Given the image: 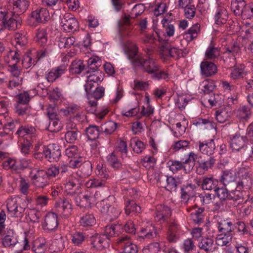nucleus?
Wrapping results in <instances>:
<instances>
[{
    "label": "nucleus",
    "mask_w": 253,
    "mask_h": 253,
    "mask_svg": "<svg viewBox=\"0 0 253 253\" xmlns=\"http://www.w3.org/2000/svg\"><path fill=\"white\" fill-rule=\"evenodd\" d=\"M127 56L135 66H140L143 70L153 75L161 67L158 62L152 58L144 59L141 55L138 53V47L132 43L127 47Z\"/></svg>",
    "instance_id": "obj_1"
},
{
    "label": "nucleus",
    "mask_w": 253,
    "mask_h": 253,
    "mask_svg": "<svg viewBox=\"0 0 253 253\" xmlns=\"http://www.w3.org/2000/svg\"><path fill=\"white\" fill-rule=\"evenodd\" d=\"M88 64V70L85 73L87 82L84 85L86 93L87 94L93 86V83L101 82L103 80L101 72L97 70L100 65L96 59L89 58Z\"/></svg>",
    "instance_id": "obj_2"
},
{
    "label": "nucleus",
    "mask_w": 253,
    "mask_h": 253,
    "mask_svg": "<svg viewBox=\"0 0 253 253\" xmlns=\"http://www.w3.org/2000/svg\"><path fill=\"white\" fill-rule=\"evenodd\" d=\"M145 8L143 4H135L129 12V14H125L123 17L122 22L119 23V26L120 30L124 32L123 34L125 35L130 36L131 31L133 28V26L130 24V19L136 18L140 15L144 11Z\"/></svg>",
    "instance_id": "obj_3"
},
{
    "label": "nucleus",
    "mask_w": 253,
    "mask_h": 253,
    "mask_svg": "<svg viewBox=\"0 0 253 253\" xmlns=\"http://www.w3.org/2000/svg\"><path fill=\"white\" fill-rule=\"evenodd\" d=\"M197 157L196 154L191 152L185 160L184 159L181 162L170 160L168 162L167 164L169 168V169L173 173L177 172L182 169L186 173H189L193 168L194 162Z\"/></svg>",
    "instance_id": "obj_4"
},
{
    "label": "nucleus",
    "mask_w": 253,
    "mask_h": 253,
    "mask_svg": "<svg viewBox=\"0 0 253 253\" xmlns=\"http://www.w3.org/2000/svg\"><path fill=\"white\" fill-rule=\"evenodd\" d=\"M26 205L24 201L18 197L8 199L7 209L9 214L13 217H21L25 211Z\"/></svg>",
    "instance_id": "obj_5"
},
{
    "label": "nucleus",
    "mask_w": 253,
    "mask_h": 253,
    "mask_svg": "<svg viewBox=\"0 0 253 253\" xmlns=\"http://www.w3.org/2000/svg\"><path fill=\"white\" fill-rule=\"evenodd\" d=\"M84 180L78 178V174H72L66 179L64 183L65 192L67 193L66 197L72 198L76 195V190L78 184H83Z\"/></svg>",
    "instance_id": "obj_6"
},
{
    "label": "nucleus",
    "mask_w": 253,
    "mask_h": 253,
    "mask_svg": "<svg viewBox=\"0 0 253 253\" xmlns=\"http://www.w3.org/2000/svg\"><path fill=\"white\" fill-rule=\"evenodd\" d=\"M160 56L164 60L169 57L178 59L182 56V52L181 49L176 47H171L167 42H163L160 46Z\"/></svg>",
    "instance_id": "obj_7"
},
{
    "label": "nucleus",
    "mask_w": 253,
    "mask_h": 253,
    "mask_svg": "<svg viewBox=\"0 0 253 253\" xmlns=\"http://www.w3.org/2000/svg\"><path fill=\"white\" fill-rule=\"evenodd\" d=\"M71 199L66 197L55 203L56 211L61 217L67 218L71 215L73 211L72 205L70 202Z\"/></svg>",
    "instance_id": "obj_8"
},
{
    "label": "nucleus",
    "mask_w": 253,
    "mask_h": 253,
    "mask_svg": "<svg viewBox=\"0 0 253 253\" xmlns=\"http://www.w3.org/2000/svg\"><path fill=\"white\" fill-rule=\"evenodd\" d=\"M42 150L45 158L50 162H57L61 155L59 146L54 143L43 146Z\"/></svg>",
    "instance_id": "obj_9"
},
{
    "label": "nucleus",
    "mask_w": 253,
    "mask_h": 253,
    "mask_svg": "<svg viewBox=\"0 0 253 253\" xmlns=\"http://www.w3.org/2000/svg\"><path fill=\"white\" fill-rule=\"evenodd\" d=\"M60 24L67 32L76 31L79 28L78 20L70 13H66L61 17Z\"/></svg>",
    "instance_id": "obj_10"
},
{
    "label": "nucleus",
    "mask_w": 253,
    "mask_h": 253,
    "mask_svg": "<svg viewBox=\"0 0 253 253\" xmlns=\"http://www.w3.org/2000/svg\"><path fill=\"white\" fill-rule=\"evenodd\" d=\"M248 143V139L246 136H241L236 133L230 136V145L232 150L238 151L244 148Z\"/></svg>",
    "instance_id": "obj_11"
},
{
    "label": "nucleus",
    "mask_w": 253,
    "mask_h": 253,
    "mask_svg": "<svg viewBox=\"0 0 253 253\" xmlns=\"http://www.w3.org/2000/svg\"><path fill=\"white\" fill-rule=\"evenodd\" d=\"M33 184L38 188H43L48 184L49 179L44 170H38L34 174L31 173Z\"/></svg>",
    "instance_id": "obj_12"
},
{
    "label": "nucleus",
    "mask_w": 253,
    "mask_h": 253,
    "mask_svg": "<svg viewBox=\"0 0 253 253\" xmlns=\"http://www.w3.org/2000/svg\"><path fill=\"white\" fill-rule=\"evenodd\" d=\"M246 183L245 181L238 182L236 189L229 192L228 200L233 202V203H230L232 204V206H237L239 204L237 202L243 199V195L241 190L245 187Z\"/></svg>",
    "instance_id": "obj_13"
},
{
    "label": "nucleus",
    "mask_w": 253,
    "mask_h": 253,
    "mask_svg": "<svg viewBox=\"0 0 253 253\" xmlns=\"http://www.w3.org/2000/svg\"><path fill=\"white\" fill-rule=\"evenodd\" d=\"M100 211L102 214L107 215L112 220L118 217L121 213V210L117 207L110 206L105 202H103Z\"/></svg>",
    "instance_id": "obj_14"
},
{
    "label": "nucleus",
    "mask_w": 253,
    "mask_h": 253,
    "mask_svg": "<svg viewBox=\"0 0 253 253\" xmlns=\"http://www.w3.org/2000/svg\"><path fill=\"white\" fill-rule=\"evenodd\" d=\"M128 236H123L117 239V243L124 249L125 253H137V246L133 244L129 240Z\"/></svg>",
    "instance_id": "obj_15"
},
{
    "label": "nucleus",
    "mask_w": 253,
    "mask_h": 253,
    "mask_svg": "<svg viewBox=\"0 0 253 253\" xmlns=\"http://www.w3.org/2000/svg\"><path fill=\"white\" fill-rule=\"evenodd\" d=\"M161 23L163 25V29L161 30V31L157 32L156 33L159 37V41L162 43L166 41L161 37V35L168 37H172L174 34L175 28L174 25L171 23V22L168 19H163Z\"/></svg>",
    "instance_id": "obj_16"
},
{
    "label": "nucleus",
    "mask_w": 253,
    "mask_h": 253,
    "mask_svg": "<svg viewBox=\"0 0 253 253\" xmlns=\"http://www.w3.org/2000/svg\"><path fill=\"white\" fill-rule=\"evenodd\" d=\"M198 143L199 150L201 153L208 156L213 154L215 149V145L213 139H211L203 141H200Z\"/></svg>",
    "instance_id": "obj_17"
},
{
    "label": "nucleus",
    "mask_w": 253,
    "mask_h": 253,
    "mask_svg": "<svg viewBox=\"0 0 253 253\" xmlns=\"http://www.w3.org/2000/svg\"><path fill=\"white\" fill-rule=\"evenodd\" d=\"M228 18V13L224 6V4L217 5V8L214 15L215 24L223 25L226 23Z\"/></svg>",
    "instance_id": "obj_18"
},
{
    "label": "nucleus",
    "mask_w": 253,
    "mask_h": 253,
    "mask_svg": "<svg viewBox=\"0 0 253 253\" xmlns=\"http://www.w3.org/2000/svg\"><path fill=\"white\" fill-rule=\"evenodd\" d=\"M21 20L18 17H10L9 15L2 22L3 31L6 29L14 31L21 26Z\"/></svg>",
    "instance_id": "obj_19"
},
{
    "label": "nucleus",
    "mask_w": 253,
    "mask_h": 253,
    "mask_svg": "<svg viewBox=\"0 0 253 253\" xmlns=\"http://www.w3.org/2000/svg\"><path fill=\"white\" fill-rule=\"evenodd\" d=\"M32 17L38 23H44L50 19L48 10L45 8H39L33 11Z\"/></svg>",
    "instance_id": "obj_20"
},
{
    "label": "nucleus",
    "mask_w": 253,
    "mask_h": 253,
    "mask_svg": "<svg viewBox=\"0 0 253 253\" xmlns=\"http://www.w3.org/2000/svg\"><path fill=\"white\" fill-rule=\"evenodd\" d=\"M58 225L57 215L54 212H49L45 216L44 229L48 231H53Z\"/></svg>",
    "instance_id": "obj_21"
},
{
    "label": "nucleus",
    "mask_w": 253,
    "mask_h": 253,
    "mask_svg": "<svg viewBox=\"0 0 253 253\" xmlns=\"http://www.w3.org/2000/svg\"><path fill=\"white\" fill-rule=\"evenodd\" d=\"M201 74L206 77H211L217 73L216 65L209 61H203L200 65Z\"/></svg>",
    "instance_id": "obj_22"
},
{
    "label": "nucleus",
    "mask_w": 253,
    "mask_h": 253,
    "mask_svg": "<svg viewBox=\"0 0 253 253\" xmlns=\"http://www.w3.org/2000/svg\"><path fill=\"white\" fill-rule=\"evenodd\" d=\"M72 198L74 199L77 206L84 208L89 206L93 197L90 194L81 193L79 195H75Z\"/></svg>",
    "instance_id": "obj_23"
},
{
    "label": "nucleus",
    "mask_w": 253,
    "mask_h": 253,
    "mask_svg": "<svg viewBox=\"0 0 253 253\" xmlns=\"http://www.w3.org/2000/svg\"><path fill=\"white\" fill-rule=\"evenodd\" d=\"M67 71V66L65 65H61L52 69L46 74L45 78L48 82H53L57 78L65 74Z\"/></svg>",
    "instance_id": "obj_24"
},
{
    "label": "nucleus",
    "mask_w": 253,
    "mask_h": 253,
    "mask_svg": "<svg viewBox=\"0 0 253 253\" xmlns=\"http://www.w3.org/2000/svg\"><path fill=\"white\" fill-rule=\"evenodd\" d=\"M96 103L95 100L89 99L88 106L86 107L87 111L90 113L94 114L96 118L99 119H102L108 112L106 108H103L101 109H96Z\"/></svg>",
    "instance_id": "obj_25"
},
{
    "label": "nucleus",
    "mask_w": 253,
    "mask_h": 253,
    "mask_svg": "<svg viewBox=\"0 0 253 253\" xmlns=\"http://www.w3.org/2000/svg\"><path fill=\"white\" fill-rule=\"evenodd\" d=\"M92 247L97 250H101L108 245V241L103 234L96 235L91 237Z\"/></svg>",
    "instance_id": "obj_26"
},
{
    "label": "nucleus",
    "mask_w": 253,
    "mask_h": 253,
    "mask_svg": "<svg viewBox=\"0 0 253 253\" xmlns=\"http://www.w3.org/2000/svg\"><path fill=\"white\" fill-rule=\"evenodd\" d=\"M247 2L245 0H231L230 9L236 16H242Z\"/></svg>",
    "instance_id": "obj_27"
},
{
    "label": "nucleus",
    "mask_w": 253,
    "mask_h": 253,
    "mask_svg": "<svg viewBox=\"0 0 253 253\" xmlns=\"http://www.w3.org/2000/svg\"><path fill=\"white\" fill-rule=\"evenodd\" d=\"M36 53L37 55L35 58H33L30 55L24 56L22 61V64L23 68L25 69L30 68L32 65H35L40 58L45 56V52L44 51L41 52H36Z\"/></svg>",
    "instance_id": "obj_28"
},
{
    "label": "nucleus",
    "mask_w": 253,
    "mask_h": 253,
    "mask_svg": "<svg viewBox=\"0 0 253 253\" xmlns=\"http://www.w3.org/2000/svg\"><path fill=\"white\" fill-rule=\"evenodd\" d=\"M122 230V226L119 224L107 225L105 228L104 233L103 235H105V237L108 240L111 237L118 235Z\"/></svg>",
    "instance_id": "obj_29"
},
{
    "label": "nucleus",
    "mask_w": 253,
    "mask_h": 253,
    "mask_svg": "<svg viewBox=\"0 0 253 253\" xmlns=\"http://www.w3.org/2000/svg\"><path fill=\"white\" fill-rule=\"evenodd\" d=\"M18 243L17 237L14 231L7 230L6 235L2 239V244L5 247H13Z\"/></svg>",
    "instance_id": "obj_30"
},
{
    "label": "nucleus",
    "mask_w": 253,
    "mask_h": 253,
    "mask_svg": "<svg viewBox=\"0 0 253 253\" xmlns=\"http://www.w3.org/2000/svg\"><path fill=\"white\" fill-rule=\"evenodd\" d=\"M13 10L17 15L24 13L29 6V0H12Z\"/></svg>",
    "instance_id": "obj_31"
},
{
    "label": "nucleus",
    "mask_w": 253,
    "mask_h": 253,
    "mask_svg": "<svg viewBox=\"0 0 253 253\" xmlns=\"http://www.w3.org/2000/svg\"><path fill=\"white\" fill-rule=\"evenodd\" d=\"M215 163V160L210 157L206 161L198 162L196 172L199 174H204L209 169L211 168Z\"/></svg>",
    "instance_id": "obj_32"
},
{
    "label": "nucleus",
    "mask_w": 253,
    "mask_h": 253,
    "mask_svg": "<svg viewBox=\"0 0 253 253\" xmlns=\"http://www.w3.org/2000/svg\"><path fill=\"white\" fill-rule=\"evenodd\" d=\"M218 181L213 177H204L202 180L201 187L203 190L214 191L218 187Z\"/></svg>",
    "instance_id": "obj_33"
},
{
    "label": "nucleus",
    "mask_w": 253,
    "mask_h": 253,
    "mask_svg": "<svg viewBox=\"0 0 253 253\" xmlns=\"http://www.w3.org/2000/svg\"><path fill=\"white\" fill-rule=\"evenodd\" d=\"M91 169L92 165L91 163L89 161H86L82 164L80 171L75 174H78V178L83 179L84 181V179L91 174Z\"/></svg>",
    "instance_id": "obj_34"
},
{
    "label": "nucleus",
    "mask_w": 253,
    "mask_h": 253,
    "mask_svg": "<svg viewBox=\"0 0 253 253\" xmlns=\"http://www.w3.org/2000/svg\"><path fill=\"white\" fill-rule=\"evenodd\" d=\"M204 211L203 208H193L191 209L190 217L195 223L200 224L203 222Z\"/></svg>",
    "instance_id": "obj_35"
},
{
    "label": "nucleus",
    "mask_w": 253,
    "mask_h": 253,
    "mask_svg": "<svg viewBox=\"0 0 253 253\" xmlns=\"http://www.w3.org/2000/svg\"><path fill=\"white\" fill-rule=\"evenodd\" d=\"M232 115L231 111L227 108H222L215 112L216 119L220 123H223L228 121Z\"/></svg>",
    "instance_id": "obj_36"
},
{
    "label": "nucleus",
    "mask_w": 253,
    "mask_h": 253,
    "mask_svg": "<svg viewBox=\"0 0 253 253\" xmlns=\"http://www.w3.org/2000/svg\"><path fill=\"white\" fill-rule=\"evenodd\" d=\"M108 164L114 169H118L122 168V162L118 157L116 151H114L107 157Z\"/></svg>",
    "instance_id": "obj_37"
},
{
    "label": "nucleus",
    "mask_w": 253,
    "mask_h": 253,
    "mask_svg": "<svg viewBox=\"0 0 253 253\" xmlns=\"http://www.w3.org/2000/svg\"><path fill=\"white\" fill-rule=\"evenodd\" d=\"M240 51V48L239 44L237 42H234L226 48V50L224 52V55L225 57H229L234 60L235 56L239 53Z\"/></svg>",
    "instance_id": "obj_38"
},
{
    "label": "nucleus",
    "mask_w": 253,
    "mask_h": 253,
    "mask_svg": "<svg viewBox=\"0 0 253 253\" xmlns=\"http://www.w3.org/2000/svg\"><path fill=\"white\" fill-rule=\"evenodd\" d=\"M36 130L35 127L30 126H22L16 132V134L20 137H24L25 136H29L32 138L35 136Z\"/></svg>",
    "instance_id": "obj_39"
},
{
    "label": "nucleus",
    "mask_w": 253,
    "mask_h": 253,
    "mask_svg": "<svg viewBox=\"0 0 253 253\" xmlns=\"http://www.w3.org/2000/svg\"><path fill=\"white\" fill-rule=\"evenodd\" d=\"M181 182L180 178L178 177H168L167 178V185L165 186V188L170 192L176 191L177 187L181 184Z\"/></svg>",
    "instance_id": "obj_40"
},
{
    "label": "nucleus",
    "mask_w": 253,
    "mask_h": 253,
    "mask_svg": "<svg viewBox=\"0 0 253 253\" xmlns=\"http://www.w3.org/2000/svg\"><path fill=\"white\" fill-rule=\"evenodd\" d=\"M218 229L220 233L233 235L234 226L232 222L223 220L218 223Z\"/></svg>",
    "instance_id": "obj_41"
},
{
    "label": "nucleus",
    "mask_w": 253,
    "mask_h": 253,
    "mask_svg": "<svg viewBox=\"0 0 253 253\" xmlns=\"http://www.w3.org/2000/svg\"><path fill=\"white\" fill-rule=\"evenodd\" d=\"M213 241L210 238L202 239L198 243V247L207 253H212L214 251Z\"/></svg>",
    "instance_id": "obj_42"
},
{
    "label": "nucleus",
    "mask_w": 253,
    "mask_h": 253,
    "mask_svg": "<svg viewBox=\"0 0 253 253\" xmlns=\"http://www.w3.org/2000/svg\"><path fill=\"white\" fill-rule=\"evenodd\" d=\"M95 223V218L91 213H85L80 217V224L83 227H89Z\"/></svg>",
    "instance_id": "obj_43"
},
{
    "label": "nucleus",
    "mask_w": 253,
    "mask_h": 253,
    "mask_svg": "<svg viewBox=\"0 0 253 253\" xmlns=\"http://www.w3.org/2000/svg\"><path fill=\"white\" fill-rule=\"evenodd\" d=\"M140 210V207L138 206L133 200H128L126 201L125 211L127 215H129L130 213L133 214L139 213Z\"/></svg>",
    "instance_id": "obj_44"
},
{
    "label": "nucleus",
    "mask_w": 253,
    "mask_h": 253,
    "mask_svg": "<svg viewBox=\"0 0 253 253\" xmlns=\"http://www.w3.org/2000/svg\"><path fill=\"white\" fill-rule=\"evenodd\" d=\"M49 244L44 239L36 241L33 247L35 253H44L48 247Z\"/></svg>",
    "instance_id": "obj_45"
},
{
    "label": "nucleus",
    "mask_w": 253,
    "mask_h": 253,
    "mask_svg": "<svg viewBox=\"0 0 253 253\" xmlns=\"http://www.w3.org/2000/svg\"><path fill=\"white\" fill-rule=\"evenodd\" d=\"M220 56V50L218 47L211 44L205 52V57L207 59L214 60Z\"/></svg>",
    "instance_id": "obj_46"
},
{
    "label": "nucleus",
    "mask_w": 253,
    "mask_h": 253,
    "mask_svg": "<svg viewBox=\"0 0 253 253\" xmlns=\"http://www.w3.org/2000/svg\"><path fill=\"white\" fill-rule=\"evenodd\" d=\"M235 172L231 170H225L221 176V182L224 185H227L229 183L234 182L236 179Z\"/></svg>",
    "instance_id": "obj_47"
},
{
    "label": "nucleus",
    "mask_w": 253,
    "mask_h": 253,
    "mask_svg": "<svg viewBox=\"0 0 253 253\" xmlns=\"http://www.w3.org/2000/svg\"><path fill=\"white\" fill-rule=\"evenodd\" d=\"M150 99L148 96L144 98V105L142 106L140 114L142 116L149 117L154 113V108L150 105Z\"/></svg>",
    "instance_id": "obj_48"
},
{
    "label": "nucleus",
    "mask_w": 253,
    "mask_h": 253,
    "mask_svg": "<svg viewBox=\"0 0 253 253\" xmlns=\"http://www.w3.org/2000/svg\"><path fill=\"white\" fill-rule=\"evenodd\" d=\"M36 42L41 46H44L47 42V34L44 29H39L35 38Z\"/></svg>",
    "instance_id": "obj_49"
},
{
    "label": "nucleus",
    "mask_w": 253,
    "mask_h": 253,
    "mask_svg": "<svg viewBox=\"0 0 253 253\" xmlns=\"http://www.w3.org/2000/svg\"><path fill=\"white\" fill-rule=\"evenodd\" d=\"M75 39L73 37H60L58 39V45L60 48L69 47L73 45Z\"/></svg>",
    "instance_id": "obj_50"
},
{
    "label": "nucleus",
    "mask_w": 253,
    "mask_h": 253,
    "mask_svg": "<svg viewBox=\"0 0 253 253\" xmlns=\"http://www.w3.org/2000/svg\"><path fill=\"white\" fill-rule=\"evenodd\" d=\"M238 174L241 179V181L239 182L245 181L247 182L245 184V186H248L249 180H251L252 175V171L243 167L239 169Z\"/></svg>",
    "instance_id": "obj_51"
},
{
    "label": "nucleus",
    "mask_w": 253,
    "mask_h": 253,
    "mask_svg": "<svg viewBox=\"0 0 253 253\" xmlns=\"http://www.w3.org/2000/svg\"><path fill=\"white\" fill-rule=\"evenodd\" d=\"M130 146L133 151L137 154L141 153L145 148L144 143L136 138L131 139Z\"/></svg>",
    "instance_id": "obj_52"
},
{
    "label": "nucleus",
    "mask_w": 253,
    "mask_h": 253,
    "mask_svg": "<svg viewBox=\"0 0 253 253\" xmlns=\"http://www.w3.org/2000/svg\"><path fill=\"white\" fill-rule=\"evenodd\" d=\"M200 31V26L197 23L193 25L186 33V38L189 41L196 39Z\"/></svg>",
    "instance_id": "obj_53"
},
{
    "label": "nucleus",
    "mask_w": 253,
    "mask_h": 253,
    "mask_svg": "<svg viewBox=\"0 0 253 253\" xmlns=\"http://www.w3.org/2000/svg\"><path fill=\"white\" fill-rule=\"evenodd\" d=\"M84 68V65L82 60H74L70 65V71L71 73L74 74H79Z\"/></svg>",
    "instance_id": "obj_54"
},
{
    "label": "nucleus",
    "mask_w": 253,
    "mask_h": 253,
    "mask_svg": "<svg viewBox=\"0 0 253 253\" xmlns=\"http://www.w3.org/2000/svg\"><path fill=\"white\" fill-rule=\"evenodd\" d=\"M86 134L88 139L95 140L99 136V130L96 126H90L85 129Z\"/></svg>",
    "instance_id": "obj_55"
},
{
    "label": "nucleus",
    "mask_w": 253,
    "mask_h": 253,
    "mask_svg": "<svg viewBox=\"0 0 253 253\" xmlns=\"http://www.w3.org/2000/svg\"><path fill=\"white\" fill-rule=\"evenodd\" d=\"M232 236V234L220 233L216 238V244L220 246H226L231 242Z\"/></svg>",
    "instance_id": "obj_56"
},
{
    "label": "nucleus",
    "mask_w": 253,
    "mask_h": 253,
    "mask_svg": "<svg viewBox=\"0 0 253 253\" xmlns=\"http://www.w3.org/2000/svg\"><path fill=\"white\" fill-rule=\"evenodd\" d=\"M91 89L89 91L88 94L86 93V95L87 96L88 99H92L94 98L93 100H95L96 101L97 100L100 99L104 95V91L105 89L102 86H99L96 88V89L92 93H90Z\"/></svg>",
    "instance_id": "obj_57"
},
{
    "label": "nucleus",
    "mask_w": 253,
    "mask_h": 253,
    "mask_svg": "<svg viewBox=\"0 0 253 253\" xmlns=\"http://www.w3.org/2000/svg\"><path fill=\"white\" fill-rule=\"evenodd\" d=\"M28 215L30 220L34 222H39V219L42 215V213L36 209H31L27 210Z\"/></svg>",
    "instance_id": "obj_58"
},
{
    "label": "nucleus",
    "mask_w": 253,
    "mask_h": 253,
    "mask_svg": "<svg viewBox=\"0 0 253 253\" xmlns=\"http://www.w3.org/2000/svg\"><path fill=\"white\" fill-rule=\"evenodd\" d=\"M251 114L250 108L245 106L240 107L237 111V116L240 119H247Z\"/></svg>",
    "instance_id": "obj_59"
},
{
    "label": "nucleus",
    "mask_w": 253,
    "mask_h": 253,
    "mask_svg": "<svg viewBox=\"0 0 253 253\" xmlns=\"http://www.w3.org/2000/svg\"><path fill=\"white\" fill-rule=\"evenodd\" d=\"M117 127V124L113 121H109L101 126V130L107 134L113 133Z\"/></svg>",
    "instance_id": "obj_60"
},
{
    "label": "nucleus",
    "mask_w": 253,
    "mask_h": 253,
    "mask_svg": "<svg viewBox=\"0 0 253 253\" xmlns=\"http://www.w3.org/2000/svg\"><path fill=\"white\" fill-rule=\"evenodd\" d=\"M96 173L101 178L107 179L109 177L107 169L101 163L98 164L96 166Z\"/></svg>",
    "instance_id": "obj_61"
},
{
    "label": "nucleus",
    "mask_w": 253,
    "mask_h": 253,
    "mask_svg": "<svg viewBox=\"0 0 253 253\" xmlns=\"http://www.w3.org/2000/svg\"><path fill=\"white\" fill-rule=\"evenodd\" d=\"M80 132L77 130H70L67 131L65 135V139L67 142L72 143L77 140Z\"/></svg>",
    "instance_id": "obj_62"
},
{
    "label": "nucleus",
    "mask_w": 253,
    "mask_h": 253,
    "mask_svg": "<svg viewBox=\"0 0 253 253\" xmlns=\"http://www.w3.org/2000/svg\"><path fill=\"white\" fill-rule=\"evenodd\" d=\"M61 128V123L58 118L50 120L48 129L51 132H57L60 130Z\"/></svg>",
    "instance_id": "obj_63"
},
{
    "label": "nucleus",
    "mask_w": 253,
    "mask_h": 253,
    "mask_svg": "<svg viewBox=\"0 0 253 253\" xmlns=\"http://www.w3.org/2000/svg\"><path fill=\"white\" fill-rule=\"evenodd\" d=\"M160 251V244L158 243H153L143 249V253H158Z\"/></svg>",
    "instance_id": "obj_64"
}]
</instances>
